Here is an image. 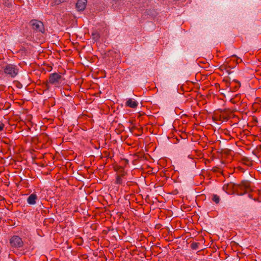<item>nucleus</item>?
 Instances as JSON below:
<instances>
[{
  "mask_svg": "<svg viewBox=\"0 0 261 261\" xmlns=\"http://www.w3.org/2000/svg\"><path fill=\"white\" fill-rule=\"evenodd\" d=\"M4 73L9 76L14 78L19 72L18 66L14 64H7L3 67Z\"/></svg>",
  "mask_w": 261,
  "mask_h": 261,
  "instance_id": "nucleus-2",
  "label": "nucleus"
},
{
  "mask_svg": "<svg viewBox=\"0 0 261 261\" xmlns=\"http://www.w3.org/2000/svg\"><path fill=\"white\" fill-rule=\"evenodd\" d=\"M235 82H237L238 84L239 87H240V86H241L240 83L239 82H238V81H235Z\"/></svg>",
  "mask_w": 261,
  "mask_h": 261,
  "instance_id": "nucleus-15",
  "label": "nucleus"
},
{
  "mask_svg": "<svg viewBox=\"0 0 261 261\" xmlns=\"http://www.w3.org/2000/svg\"><path fill=\"white\" fill-rule=\"evenodd\" d=\"M37 196L35 194H31L27 199V202L29 204L34 205L36 203V200Z\"/></svg>",
  "mask_w": 261,
  "mask_h": 261,
  "instance_id": "nucleus-9",
  "label": "nucleus"
},
{
  "mask_svg": "<svg viewBox=\"0 0 261 261\" xmlns=\"http://www.w3.org/2000/svg\"><path fill=\"white\" fill-rule=\"evenodd\" d=\"M92 39L95 41H97L99 38V34L96 32L92 33Z\"/></svg>",
  "mask_w": 261,
  "mask_h": 261,
  "instance_id": "nucleus-12",
  "label": "nucleus"
},
{
  "mask_svg": "<svg viewBox=\"0 0 261 261\" xmlns=\"http://www.w3.org/2000/svg\"><path fill=\"white\" fill-rule=\"evenodd\" d=\"M251 184L248 180H243L240 184L230 182L223 186V190L228 194L236 193L243 195L252 191Z\"/></svg>",
  "mask_w": 261,
  "mask_h": 261,
  "instance_id": "nucleus-1",
  "label": "nucleus"
},
{
  "mask_svg": "<svg viewBox=\"0 0 261 261\" xmlns=\"http://www.w3.org/2000/svg\"><path fill=\"white\" fill-rule=\"evenodd\" d=\"M2 218L0 217V220H1Z\"/></svg>",
  "mask_w": 261,
  "mask_h": 261,
  "instance_id": "nucleus-16",
  "label": "nucleus"
},
{
  "mask_svg": "<svg viewBox=\"0 0 261 261\" xmlns=\"http://www.w3.org/2000/svg\"><path fill=\"white\" fill-rule=\"evenodd\" d=\"M30 24L32 29L36 31L41 32L43 29V23L37 20H32L30 22Z\"/></svg>",
  "mask_w": 261,
  "mask_h": 261,
  "instance_id": "nucleus-5",
  "label": "nucleus"
},
{
  "mask_svg": "<svg viewBox=\"0 0 261 261\" xmlns=\"http://www.w3.org/2000/svg\"><path fill=\"white\" fill-rule=\"evenodd\" d=\"M138 105V102L132 98H129L126 102V106L131 108H136Z\"/></svg>",
  "mask_w": 261,
  "mask_h": 261,
  "instance_id": "nucleus-8",
  "label": "nucleus"
},
{
  "mask_svg": "<svg viewBox=\"0 0 261 261\" xmlns=\"http://www.w3.org/2000/svg\"><path fill=\"white\" fill-rule=\"evenodd\" d=\"M4 127V124L3 123L0 122V130L1 131L2 130H3Z\"/></svg>",
  "mask_w": 261,
  "mask_h": 261,
  "instance_id": "nucleus-14",
  "label": "nucleus"
},
{
  "mask_svg": "<svg viewBox=\"0 0 261 261\" xmlns=\"http://www.w3.org/2000/svg\"><path fill=\"white\" fill-rule=\"evenodd\" d=\"M10 244L13 248H19L23 246V242L21 238L17 236H14L10 239Z\"/></svg>",
  "mask_w": 261,
  "mask_h": 261,
  "instance_id": "nucleus-4",
  "label": "nucleus"
},
{
  "mask_svg": "<svg viewBox=\"0 0 261 261\" xmlns=\"http://www.w3.org/2000/svg\"><path fill=\"white\" fill-rule=\"evenodd\" d=\"M86 3L87 0H78L76 4L77 9L79 11H83L86 8Z\"/></svg>",
  "mask_w": 261,
  "mask_h": 261,
  "instance_id": "nucleus-7",
  "label": "nucleus"
},
{
  "mask_svg": "<svg viewBox=\"0 0 261 261\" xmlns=\"http://www.w3.org/2000/svg\"><path fill=\"white\" fill-rule=\"evenodd\" d=\"M62 79V76L58 73L55 72L50 74L49 76L48 82L46 84V87L47 89L49 88L48 83L58 87L61 83Z\"/></svg>",
  "mask_w": 261,
  "mask_h": 261,
  "instance_id": "nucleus-3",
  "label": "nucleus"
},
{
  "mask_svg": "<svg viewBox=\"0 0 261 261\" xmlns=\"http://www.w3.org/2000/svg\"><path fill=\"white\" fill-rule=\"evenodd\" d=\"M126 175V172L124 171L123 169L120 170L116 177L115 184L117 185H122L123 184V180L124 179V176Z\"/></svg>",
  "mask_w": 261,
  "mask_h": 261,
  "instance_id": "nucleus-6",
  "label": "nucleus"
},
{
  "mask_svg": "<svg viewBox=\"0 0 261 261\" xmlns=\"http://www.w3.org/2000/svg\"><path fill=\"white\" fill-rule=\"evenodd\" d=\"M212 200L216 204H218L220 200V197L217 195H213L212 197Z\"/></svg>",
  "mask_w": 261,
  "mask_h": 261,
  "instance_id": "nucleus-10",
  "label": "nucleus"
},
{
  "mask_svg": "<svg viewBox=\"0 0 261 261\" xmlns=\"http://www.w3.org/2000/svg\"><path fill=\"white\" fill-rule=\"evenodd\" d=\"M199 243L197 242H192L191 244V248L193 250H197L198 249V246L199 245Z\"/></svg>",
  "mask_w": 261,
  "mask_h": 261,
  "instance_id": "nucleus-11",
  "label": "nucleus"
},
{
  "mask_svg": "<svg viewBox=\"0 0 261 261\" xmlns=\"http://www.w3.org/2000/svg\"><path fill=\"white\" fill-rule=\"evenodd\" d=\"M66 0H55V3L56 4H59L61 3L65 2Z\"/></svg>",
  "mask_w": 261,
  "mask_h": 261,
  "instance_id": "nucleus-13",
  "label": "nucleus"
}]
</instances>
